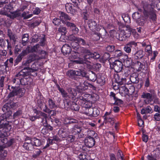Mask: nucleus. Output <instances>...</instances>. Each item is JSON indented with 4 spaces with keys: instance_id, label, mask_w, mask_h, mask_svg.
<instances>
[{
    "instance_id": "obj_1",
    "label": "nucleus",
    "mask_w": 160,
    "mask_h": 160,
    "mask_svg": "<svg viewBox=\"0 0 160 160\" xmlns=\"http://www.w3.org/2000/svg\"><path fill=\"white\" fill-rule=\"evenodd\" d=\"M141 4L142 8H138V10L142 12V17L141 18H140L139 12H136L132 14L133 18L142 25L148 21H155L157 19L156 10L154 9L151 4H148L144 1L142 2Z\"/></svg>"
},
{
    "instance_id": "obj_2",
    "label": "nucleus",
    "mask_w": 160,
    "mask_h": 160,
    "mask_svg": "<svg viewBox=\"0 0 160 160\" xmlns=\"http://www.w3.org/2000/svg\"><path fill=\"white\" fill-rule=\"evenodd\" d=\"M100 57L99 53L97 52H90L88 50L85 55H84L83 58H79L78 59L74 60V62L77 64H82L86 65L87 68H91V60L92 59H98Z\"/></svg>"
},
{
    "instance_id": "obj_3",
    "label": "nucleus",
    "mask_w": 160,
    "mask_h": 160,
    "mask_svg": "<svg viewBox=\"0 0 160 160\" xmlns=\"http://www.w3.org/2000/svg\"><path fill=\"white\" fill-rule=\"evenodd\" d=\"M23 70L24 69L22 70L17 74L12 82L13 83L18 85L21 84L22 85L28 86L32 85V79L29 77H25L26 73L23 72Z\"/></svg>"
},
{
    "instance_id": "obj_4",
    "label": "nucleus",
    "mask_w": 160,
    "mask_h": 160,
    "mask_svg": "<svg viewBox=\"0 0 160 160\" xmlns=\"http://www.w3.org/2000/svg\"><path fill=\"white\" fill-rule=\"evenodd\" d=\"M8 89L10 91L8 96V98H14L16 97V98H20L24 95L25 89L23 88H19L17 86H8Z\"/></svg>"
},
{
    "instance_id": "obj_5",
    "label": "nucleus",
    "mask_w": 160,
    "mask_h": 160,
    "mask_svg": "<svg viewBox=\"0 0 160 160\" xmlns=\"http://www.w3.org/2000/svg\"><path fill=\"white\" fill-rule=\"evenodd\" d=\"M59 14V18L63 23H65L68 27H70L72 30H76L78 29L74 23L69 22H65V21H70L71 19V18L67 14L62 12H60Z\"/></svg>"
},
{
    "instance_id": "obj_6",
    "label": "nucleus",
    "mask_w": 160,
    "mask_h": 160,
    "mask_svg": "<svg viewBox=\"0 0 160 160\" xmlns=\"http://www.w3.org/2000/svg\"><path fill=\"white\" fill-rule=\"evenodd\" d=\"M2 118H0V129H5V132L1 133V135H0V137L3 138L7 136V133L6 132L11 129V126L9 124L8 121L5 120V119Z\"/></svg>"
},
{
    "instance_id": "obj_7",
    "label": "nucleus",
    "mask_w": 160,
    "mask_h": 160,
    "mask_svg": "<svg viewBox=\"0 0 160 160\" xmlns=\"http://www.w3.org/2000/svg\"><path fill=\"white\" fill-rule=\"evenodd\" d=\"M89 95L88 94H82L81 96H80L78 97L77 100L81 102L80 103L83 106V107H85L86 108H88L92 106V103L90 102H88L87 100L86 97L87 96Z\"/></svg>"
},
{
    "instance_id": "obj_8",
    "label": "nucleus",
    "mask_w": 160,
    "mask_h": 160,
    "mask_svg": "<svg viewBox=\"0 0 160 160\" xmlns=\"http://www.w3.org/2000/svg\"><path fill=\"white\" fill-rule=\"evenodd\" d=\"M18 107V102H14L12 101H10L6 103L3 106L2 110L3 112H5L7 110H11V109H17Z\"/></svg>"
},
{
    "instance_id": "obj_9",
    "label": "nucleus",
    "mask_w": 160,
    "mask_h": 160,
    "mask_svg": "<svg viewBox=\"0 0 160 160\" xmlns=\"http://www.w3.org/2000/svg\"><path fill=\"white\" fill-rule=\"evenodd\" d=\"M110 64L111 68L117 72H121L123 68L122 62L118 60H115L112 63H110Z\"/></svg>"
},
{
    "instance_id": "obj_10",
    "label": "nucleus",
    "mask_w": 160,
    "mask_h": 160,
    "mask_svg": "<svg viewBox=\"0 0 160 160\" xmlns=\"http://www.w3.org/2000/svg\"><path fill=\"white\" fill-rule=\"evenodd\" d=\"M141 97L143 98H146L148 99L147 101L146 100L144 101L145 103L148 104L153 100L154 97V93H150L147 92H143L142 93Z\"/></svg>"
},
{
    "instance_id": "obj_11",
    "label": "nucleus",
    "mask_w": 160,
    "mask_h": 160,
    "mask_svg": "<svg viewBox=\"0 0 160 160\" xmlns=\"http://www.w3.org/2000/svg\"><path fill=\"white\" fill-rule=\"evenodd\" d=\"M84 142L86 146L91 148L95 145L96 141L94 138L88 136L85 139Z\"/></svg>"
},
{
    "instance_id": "obj_12",
    "label": "nucleus",
    "mask_w": 160,
    "mask_h": 160,
    "mask_svg": "<svg viewBox=\"0 0 160 160\" xmlns=\"http://www.w3.org/2000/svg\"><path fill=\"white\" fill-rule=\"evenodd\" d=\"M137 46V43L134 41H131L128 42L124 47V51L127 53H129L131 51V48L136 47Z\"/></svg>"
},
{
    "instance_id": "obj_13",
    "label": "nucleus",
    "mask_w": 160,
    "mask_h": 160,
    "mask_svg": "<svg viewBox=\"0 0 160 160\" xmlns=\"http://www.w3.org/2000/svg\"><path fill=\"white\" fill-rule=\"evenodd\" d=\"M65 105H66L68 108H70L72 110L77 111L79 110L78 105L74 102L67 101L64 102Z\"/></svg>"
},
{
    "instance_id": "obj_14",
    "label": "nucleus",
    "mask_w": 160,
    "mask_h": 160,
    "mask_svg": "<svg viewBox=\"0 0 160 160\" xmlns=\"http://www.w3.org/2000/svg\"><path fill=\"white\" fill-rule=\"evenodd\" d=\"M120 90L123 92L125 95L132 94L134 92V88L132 86H131L129 89H128L126 85L121 86L120 88Z\"/></svg>"
},
{
    "instance_id": "obj_15",
    "label": "nucleus",
    "mask_w": 160,
    "mask_h": 160,
    "mask_svg": "<svg viewBox=\"0 0 160 160\" xmlns=\"http://www.w3.org/2000/svg\"><path fill=\"white\" fill-rule=\"evenodd\" d=\"M86 76L85 77L92 82H95L97 78V75L95 73L92 71H90L88 73L86 72Z\"/></svg>"
},
{
    "instance_id": "obj_16",
    "label": "nucleus",
    "mask_w": 160,
    "mask_h": 160,
    "mask_svg": "<svg viewBox=\"0 0 160 160\" xmlns=\"http://www.w3.org/2000/svg\"><path fill=\"white\" fill-rule=\"evenodd\" d=\"M72 50L71 47L68 44L63 45L61 51L63 55L68 56L71 52Z\"/></svg>"
},
{
    "instance_id": "obj_17",
    "label": "nucleus",
    "mask_w": 160,
    "mask_h": 160,
    "mask_svg": "<svg viewBox=\"0 0 160 160\" xmlns=\"http://www.w3.org/2000/svg\"><path fill=\"white\" fill-rule=\"evenodd\" d=\"M74 6L70 3H67L65 5L66 10L68 13H70L72 14H74L76 12L75 10L73 8Z\"/></svg>"
},
{
    "instance_id": "obj_18",
    "label": "nucleus",
    "mask_w": 160,
    "mask_h": 160,
    "mask_svg": "<svg viewBox=\"0 0 160 160\" xmlns=\"http://www.w3.org/2000/svg\"><path fill=\"white\" fill-rule=\"evenodd\" d=\"M115 78L116 82L119 85H124L126 82V78H121L118 74L115 75Z\"/></svg>"
},
{
    "instance_id": "obj_19",
    "label": "nucleus",
    "mask_w": 160,
    "mask_h": 160,
    "mask_svg": "<svg viewBox=\"0 0 160 160\" xmlns=\"http://www.w3.org/2000/svg\"><path fill=\"white\" fill-rule=\"evenodd\" d=\"M68 129L61 128L59 129L58 132L59 137L62 138L67 137L68 135Z\"/></svg>"
},
{
    "instance_id": "obj_20",
    "label": "nucleus",
    "mask_w": 160,
    "mask_h": 160,
    "mask_svg": "<svg viewBox=\"0 0 160 160\" xmlns=\"http://www.w3.org/2000/svg\"><path fill=\"white\" fill-rule=\"evenodd\" d=\"M5 113L2 115L0 118H2L5 119V120L7 121L12 117V111L11 110H7L5 112H3Z\"/></svg>"
},
{
    "instance_id": "obj_21",
    "label": "nucleus",
    "mask_w": 160,
    "mask_h": 160,
    "mask_svg": "<svg viewBox=\"0 0 160 160\" xmlns=\"http://www.w3.org/2000/svg\"><path fill=\"white\" fill-rule=\"evenodd\" d=\"M23 147L26 150H32L33 148V146L30 140L27 142H25L23 145Z\"/></svg>"
},
{
    "instance_id": "obj_22",
    "label": "nucleus",
    "mask_w": 160,
    "mask_h": 160,
    "mask_svg": "<svg viewBox=\"0 0 160 160\" xmlns=\"http://www.w3.org/2000/svg\"><path fill=\"white\" fill-rule=\"evenodd\" d=\"M72 133L74 135H76L80 133L81 131V128L77 125H75L71 129Z\"/></svg>"
},
{
    "instance_id": "obj_23",
    "label": "nucleus",
    "mask_w": 160,
    "mask_h": 160,
    "mask_svg": "<svg viewBox=\"0 0 160 160\" xmlns=\"http://www.w3.org/2000/svg\"><path fill=\"white\" fill-rule=\"evenodd\" d=\"M25 69H27L29 72H35L38 71V66H37L36 63L34 62L31 66V67H27L24 68L23 69L24 70Z\"/></svg>"
},
{
    "instance_id": "obj_24",
    "label": "nucleus",
    "mask_w": 160,
    "mask_h": 160,
    "mask_svg": "<svg viewBox=\"0 0 160 160\" xmlns=\"http://www.w3.org/2000/svg\"><path fill=\"white\" fill-rule=\"evenodd\" d=\"M105 77L103 75H99L97 78V82L98 83L102 86L105 83Z\"/></svg>"
},
{
    "instance_id": "obj_25",
    "label": "nucleus",
    "mask_w": 160,
    "mask_h": 160,
    "mask_svg": "<svg viewBox=\"0 0 160 160\" xmlns=\"http://www.w3.org/2000/svg\"><path fill=\"white\" fill-rule=\"evenodd\" d=\"M21 13L19 11L16 10L15 11L11 12V14H8V16L12 19H14L17 17L21 16Z\"/></svg>"
},
{
    "instance_id": "obj_26",
    "label": "nucleus",
    "mask_w": 160,
    "mask_h": 160,
    "mask_svg": "<svg viewBox=\"0 0 160 160\" xmlns=\"http://www.w3.org/2000/svg\"><path fill=\"white\" fill-rule=\"evenodd\" d=\"M31 140L33 144V146H35L36 147H39L42 144V142L41 140L36 138H32Z\"/></svg>"
},
{
    "instance_id": "obj_27",
    "label": "nucleus",
    "mask_w": 160,
    "mask_h": 160,
    "mask_svg": "<svg viewBox=\"0 0 160 160\" xmlns=\"http://www.w3.org/2000/svg\"><path fill=\"white\" fill-rule=\"evenodd\" d=\"M135 59H141L143 57V52L142 50L137 51L134 54Z\"/></svg>"
},
{
    "instance_id": "obj_28",
    "label": "nucleus",
    "mask_w": 160,
    "mask_h": 160,
    "mask_svg": "<svg viewBox=\"0 0 160 160\" xmlns=\"http://www.w3.org/2000/svg\"><path fill=\"white\" fill-rule=\"evenodd\" d=\"M74 72L75 76H82L83 77L86 76V72L84 70L79 69L74 70Z\"/></svg>"
},
{
    "instance_id": "obj_29",
    "label": "nucleus",
    "mask_w": 160,
    "mask_h": 160,
    "mask_svg": "<svg viewBox=\"0 0 160 160\" xmlns=\"http://www.w3.org/2000/svg\"><path fill=\"white\" fill-rule=\"evenodd\" d=\"M88 27L91 30L96 29L97 23L96 21L92 20H90L88 22Z\"/></svg>"
},
{
    "instance_id": "obj_30",
    "label": "nucleus",
    "mask_w": 160,
    "mask_h": 160,
    "mask_svg": "<svg viewBox=\"0 0 160 160\" xmlns=\"http://www.w3.org/2000/svg\"><path fill=\"white\" fill-rule=\"evenodd\" d=\"M119 26V30H124V29H122V28L126 29V30H135V29H133L128 25H124L123 24L119 22L118 23Z\"/></svg>"
},
{
    "instance_id": "obj_31",
    "label": "nucleus",
    "mask_w": 160,
    "mask_h": 160,
    "mask_svg": "<svg viewBox=\"0 0 160 160\" xmlns=\"http://www.w3.org/2000/svg\"><path fill=\"white\" fill-rule=\"evenodd\" d=\"M8 35L11 40H12L14 43L16 41L17 38V36L14 33L12 32V31H8Z\"/></svg>"
},
{
    "instance_id": "obj_32",
    "label": "nucleus",
    "mask_w": 160,
    "mask_h": 160,
    "mask_svg": "<svg viewBox=\"0 0 160 160\" xmlns=\"http://www.w3.org/2000/svg\"><path fill=\"white\" fill-rule=\"evenodd\" d=\"M13 8L12 5L9 3L6 5L3 8V11L4 13L7 14L10 12L11 10Z\"/></svg>"
},
{
    "instance_id": "obj_33",
    "label": "nucleus",
    "mask_w": 160,
    "mask_h": 160,
    "mask_svg": "<svg viewBox=\"0 0 160 160\" xmlns=\"http://www.w3.org/2000/svg\"><path fill=\"white\" fill-rule=\"evenodd\" d=\"M104 122L107 123L109 122L111 125H112L114 123V118L112 117H110L109 116H107L104 118Z\"/></svg>"
},
{
    "instance_id": "obj_34",
    "label": "nucleus",
    "mask_w": 160,
    "mask_h": 160,
    "mask_svg": "<svg viewBox=\"0 0 160 160\" xmlns=\"http://www.w3.org/2000/svg\"><path fill=\"white\" fill-rule=\"evenodd\" d=\"M48 104L50 109H55L57 108V105L56 104L55 102L51 99H49L48 100Z\"/></svg>"
},
{
    "instance_id": "obj_35",
    "label": "nucleus",
    "mask_w": 160,
    "mask_h": 160,
    "mask_svg": "<svg viewBox=\"0 0 160 160\" xmlns=\"http://www.w3.org/2000/svg\"><path fill=\"white\" fill-rule=\"evenodd\" d=\"M76 140L75 136L73 135H68L66 137V141L68 143H70L74 142Z\"/></svg>"
},
{
    "instance_id": "obj_36",
    "label": "nucleus",
    "mask_w": 160,
    "mask_h": 160,
    "mask_svg": "<svg viewBox=\"0 0 160 160\" xmlns=\"http://www.w3.org/2000/svg\"><path fill=\"white\" fill-rule=\"evenodd\" d=\"M68 92L70 94V98H71L72 100H75L74 99L75 96H76L77 93L75 90L73 89L70 88L68 90Z\"/></svg>"
},
{
    "instance_id": "obj_37",
    "label": "nucleus",
    "mask_w": 160,
    "mask_h": 160,
    "mask_svg": "<svg viewBox=\"0 0 160 160\" xmlns=\"http://www.w3.org/2000/svg\"><path fill=\"white\" fill-rule=\"evenodd\" d=\"M30 52V47L28 46L25 49L23 50L21 53L19 54L22 57L26 55Z\"/></svg>"
},
{
    "instance_id": "obj_38",
    "label": "nucleus",
    "mask_w": 160,
    "mask_h": 160,
    "mask_svg": "<svg viewBox=\"0 0 160 160\" xmlns=\"http://www.w3.org/2000/svg\"><path fill=\"white\" fill-rule=\"evenodd\" d=\"M88 51V50L85 49L84 48L81 47L79 48V47L77 51H78L80 55L81 56L83 54L85 55Z\"/></svg>"
},
{
    "instance_id": "obj_39",
    "label": "nucleus",
    "mask_w": 160,
    "mask_h": 160,
    "mask_svg": "<svg viewBox=\"0 0 160 160\" xmlns=\"http://www.w3.org/2000/svg\"><path fill=\"white\" fill-rule=\"evenodd\" d=\"M29 39L28 35V34H24L22 38V43L23 46L25 45L26 44L28 41Z\"/></svg>"
},
{
    "instance_id": "obj_40",
    "label": "nucleus",
    "mask_w": 160,
    "mask_h": 160,
    "mask_svg": "<svg viewBox=\"0 0 160 160\" xmlns=\"http://www.w3.org/2000/svg\"><path fill=\"white\" fill-rule=\"evenodd\" d=\"M28 58L32 62H33L34 60L39 59V57L34 53H32L30 54Z\"/></svg>"
},
{
    "instance_id": "obj_41",
    "label": "nucleus",
    "mask_w": 160,
    "mask_h": 160,
    "mask_svg": "<svg viewBox=\"0 0 160 160\" xmlns=\"http://www.w3.org/2000/svg\"><path fill=\"white\" fill-rule=\"evenodd\" d=\"M29 13V12H24L21 15H22V17L24 19H27L31 17L33 15L32 14L27 15Z\"/></svg>"
},
{
    "instance_id": "obj_42",
    "label": "nucleus",
    "mask_w": 160,
    "mask_h": 160,
    "mask_svg": "<svg viewBox=\"0 0 160 160\" xmlns=\"http://www.w3.org/2000/svg\"><path fill=\"white\" fill-rule=\"evenodd\" d=\"M58 90L61 92L62 96L64 97H67L68 96L66 92L62 88H61L59 85L57 86Z\"/></svg>"
},
{
    "instance_id": "obj_43",
    "label": "nucleus",
    "mask_w": 160,
    "mask_h": 160,
    "mask_svg": "<svg viewBox=\"0 0 160 160\" xmlns=\"http://www.w3.org/2000/svg\"><path fill=\"white\" fill-rule=\"evenodd\" d=\"M158 155H157L154 153V155L152 154L148 155L147 158L148 160H157V157H159Z\"/></svg>"
},
{
    "instance_id": "obj_44",
    "label": "nucleus",
    "mask_w": 160,
    "mask_h": 160,
    "mask_svg": "<svg viewBox=\"0 0 160 160\" xmlns=\"http://www.w3.org/2000/svg\"><path fill=\"white\" fill-rule=\"evenodd\" d=\"M114 53V56L118 58H120L124 55L123 53L119 50H116Z\"/></svg>"
},
{
    "instance_id": "obj_45",
    "label": "nucleus",
    "mask_w": 160,
    "mask_h": 160,
    "mask_svg": "<svg viewBox=\"0 0 160 160\" xmlns=\"http://www.w3.org/2000/svg\"><path fill=\"white\" fill-rule=\"evenodd\" d=\"M42 152L39 149H36L34 151L32 157L34 158H36L40 155Z\"/></svg>"
},
{
    "instance_id": "obj_46",
    "label": "nucleus",
    "mask_w": 160,
    "mask_h": 160,
    "mask_svg": "<svg viewBox=\"0 0 160 160\" xmlns=\"http://www.w3.org/2000/svg\"><path fill=\"white\" fill-rule=\"evenodd\" d=\"M122 17L125 22L128 23L130 22V18L128 15L123 14Z\"/></svg>"
},
{
    "instance_id": "obj_47",
    "label": "nucleus",
    "mask_w": 160,
    "mask_h": 160,
    "mask_svg": "<svg viewBox=\"0 0 160 160\" xmlns=\"http://www.w3.org/2000/svg\"><path fill=\"white\" fill-rule=\"evenodd\" d=\"M43 110L45 112L49 114H50L52 112H53V113L51 114V115H54V111L53 110H51L50 108H48L47 106L45 104V107L43 108Z\"/></svg>"
},
{
    "instance_id": "obj_48",
    "label": "nucleus",
    "mask_w": 160,
    "mask_h": 160,
    "mask_svg": "<svg viewBox=\"0 0 160 160\" xmlns=\"http://www.w3.org/2000/svg\"><path fill=\"white\" fill-rule=\"evenodd\" d=\"M72 47L75 50L77 51L79 47L78 42L77 41H72L71 43Z\"/></svg>"
},
{
    "instance_id": "obj_49",
    "label": "nucleus",
    "mask_w": 160,
    "mask_h": 160,
    "mask_svg": "<svg viewBox=\"0 0 160 160\" xmlns=\"http://www.w3.org/2000/svg\"><path fill=\"white\" fill-rule=\"evenodd\" d=\"M93 108H92L91 107L87 108V109H88V111L86 112V114L90 116L93 117Z\"/></svg>"
},
{
    "instance_id": "obj_50",
    "label": "nucleus",
    "mask_w": 160,
    "mask_h": 160,
    "mask_svg": "<svg viewBox=\"0 0 160 160\" xmlns=\"http://www.w3.org/2000/svg\"><path fill=\"white\" fill-rule=\"evenodd\" d=\"M83 84L84 86H86L87 87L90 88L93 90H96V87L92 83H90L87 82H84L83 83Z\"/></svg>"
},
{
    "instance_id": "obj_51",
    "label": "nucleus",
    "mask_w": 160,
    "mask_h": 160,
    "mask_svg": "<svg viewBox=\"0 0 160 160\" xmlns=\"http://www.w3.org/2000/svg\"><path fill=\"white\" fill-rule=\"evenodd\" d=\"M22 114V111L21 110L19 109L16 112H14L13 114V118H15L20 115H21Z\"/></svg>"
},
{
    "instance_id": "obj_52",
    "label": "nucleus",
    "mask_w": 160,
    "mask_h": 160,
    "mask_svg": "<svg viewBox=\"0 0 160 160\" xmlns=\"http://www.w3.org/2000/svg\"><path fill=\"white\" fill-rule=\"evenodd\" d=\"M80 56L78 51H73L72 52L71 57V58L74 59L77 58Z\"/></svg>"
},
{
    "instance_id": "obj_53",
    "label": "nucleus",
    "mask_w": 160,
    "mask_h": 160,
    "mask_svg": "<svg viewBox=\"0 0 160 160\" xmlns=\"http://www.w3.org/2000/svg\"><path fill=\"white\" fill-rule=\"evenodd\" d=\"M110 57V55L108 53L105 52L102 57V61L104 62L108 60Z\"/></svg>"
},
{
    "instance_id": "obj_54",
    "label": "nucleus",
    "mask_w": 160,
    "mask_h": 160,
    "mask_svg": "<svg viewBox=\"0 0 160 160\" xmlns=\"http://www.w3.org/2000/svg\"><path fill=\"white\" fill-rule=\"evenodd\" d=\"M141 31H132V34L135 39H138L139 37L140 34L138 33H140Z\"/></svg>"
},
{
    "instance_id": "obj_55",
    "label": "nucleus",
    "mask_w": 160,
    "mask_h": 160,
    "mask_svg": "<svg viewBox=\"0 0 160 160\" xmlns=\"http://www.w3.org/2000/svg\"><path fill=\"white\" fill-rule=\"evenodd\" d=\"M38 106L41 110H42L43 108L44 103L43 101L41 99L38 100L37 102Z\"/></svg>"
},
{
    "instance_id": "obj_56",
    "label": "nucleus",
    "mask_w": 160,
    "mask_h": 160,
    "mask_svg": "<svg viewBox=\"0 0 160 160\" xmlns=\"http://www.w3.org/2000/svg\"><path fill=\"white\" fill-rule=\"evenodd\" d=\"M121 33L124 34V35L126 37H128L130 36L131 34L132 31H126L127 32H126L125 31H120Z\"/></svg>"
},
{
    "instance_id": "obj_57",
    "label": "nucleus",
    "mask_w": 160,
    "mask_h": 160,
    "mask_svg": "<svg viewBox=\"0 0 160 160\" xmlns=\"http://www.w3.org/2000/svg\"><path fill=\"white\" fill-rule=\"evenodd\" d=\"M153 152L155 154L160 157V144L157 146L156 148L154 150Z\"/></svg>"
},
{
    "instance_id": "obj_58",
    "label": "nucleus",
    "mask_w": 160,
    "mask_h": 160,
    "mask_svg": "<svg viewBox=\"0 0 160 160\" xmlns=\"http://www.w3.org/2000/svg\"><path fill=\"white\" fill-rule=\"evenodd\" d=\"M39 47V45L38 44H36L32 47L31 49H30V52H38V49Z\"/></svg>"
},
{
    "instance_id": "obj_59",
    "label": "nucleus",
    "mask_w": 160,
    "mask_h": 160,
    "mask_svg": "<svg viewBox=\"0 0 160 160\" xmlns=\"http://www.w3.org/2000/svg\"><path fill=\"white\" fill-rule=\"evenodd\" d=\"M6 42L5 40L3 38H0V46L2 48H4L6 46Z\"/></svg>"
},
{
    "instance_id": "obj_60",
    "label": "nucleus",
    "mask_w": 160,
    "mask_h": 160,
    "mask_svg": "<svg viewBox=\"0 0 160 160\" xmlns=\"http://www.w3.org/2000/svg\"><path fill=\"white\" fill-rule=\"evenodd\" d=\"M100 113L99 110L97 108H94L93 110V117H96L98 116Z\"/></svg>"
},
{
    "instance_id": "obj_61",
    "label": "nucleus",
    "mask_w": 160,
    "mask_h": 160,
    "mask_svg": "<svg viewBox=\"0 0 160 160\" xmlns=\"http://www.w3.org/2000/svg\"><path fill=\"white\" fill-rule=\"evenodd\" d=\"M32 62L28 58L27 60L25 61H23L22 63V64L23 66H27V67H29L30 66V64Z\"/></svg>"
},
{
    "instance_id": "obj_62",
    "label": "nucleus",
    "mask_w": 160,
    "mask_h": 160,
    "mask_svg": "<svg viewBox=\"0 0 160 160\" xmlns=\"http://www.w3.org/2000/svg\"><path fill=\"white\" fill-rule=\"evenodd\" d=\"M22 58L23 57L19 54L15 60L14 66H16L17 65L19 62L21 61Z\"/></svg>"
},
{
    "instance_id": "obj_63",
    "label": "nucleus",
    "mask_w": 160,
    "mask_h": 160,
    "mask_svg": "<svg viewBox=\"0 0 160 160\" xmlns=\"http://www.w3.org/2000/svg\"><path fill=\"white\" fill-rule=\"evenodd\" d=\"M138 124L139 127H143L144 126V122L140 117L138 118Z\"/></svg>"
},
{
    "instance_id": "obj_64",
    "label": "nucleus",
    "mask_w": 160,
    "mask_h": 160,
    "mask_svg": "<svg viewBox=\"0 0 160 160\" xmlns=\"http://www.w3.org/2000/svg\"><path fill=\"white\" fill-rule=\"evenodd\" d=\"M106 49L108 52H111L114 50V46L113 45H109L106 47Z\"/></svg>"
}]
</instances>
